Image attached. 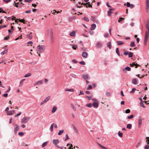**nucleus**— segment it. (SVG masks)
<instances>
[{"label":"nucleus","mask_w":149,"mask_h":149,"mask_svg":"<svg viewBox=\"0 0 149 149\" xmlns=\"http://www.w3.org/2000/svg\"><path fill=\"white\" fill-rule=\"evenodd\" d=\"M37 49L40 53H43L45 51V47L44 45H39L37 47Z\"/></svg>","instance_id":"obj_1"},{"label":"nucleus","mask_w":149,"mask_h":149,"mask_svg":"<svg viewBox=\"0 0 149 149\" xmlns=\"http://www.w3.org/2000/svg\"><path fill=\"white\" fill-rule=\"evenodd\" d=\"M92 101L93 102V106L95 108H97L98 106V101L95 98H93Z\"/></svg>","instance_id":"obj_2"},{"label":"nucleus","mask_w":149,"mask_h":149,"mask_svg":"<svg viewBox=\"0 0 149 149\" xmlns=\"http://www.w3.org/2000/svg\"><path fill=\"white\" fill-rule=\"evenodd\" d=\"M30 117L26 116L24 117L22 120V123H26L30 119Z\"/></svg>","instance_id":"obj_3"},{"label":"nucleus","mask_w":149,"mask_h":149,"mask_svg":"<svg viewBox=\"0 0 149 149\" xmlns=\"http://www.w3.org/2000/svg\"><path fill=\"white\" fill-rule=\"evenodd\" d=\"M148 36H149V31H146V32L145 37V42H147Z\"/></svg>","instance_id":"obj_4"},{"label":"nucleus","mask_w":149,"mask_h":149,"mask_svg":"<svg viewBox=\"0 0 149 149\" xmlns=\"http://www.w3.org/2000/svg\"><path fill=\"white\" fill-rule=\"evenodd\" d=\"M50 98L51 97L50 96H48L42 102L40 103V105H42L44 104L47 102L50 99Z\"/></svg>","instance_id":"obj_5"},{"label":"nucleus","mask_w":149,"mask_h":149,"mask_svg":"<svg viewBox=\"0 0 149 149\" xmlns=\"http://www.w3.org/2000/svg\"><path fill=\"white\" fill-rule=\"evenodd\" d=\"M103 45V44L100 42H98L96 44L95 46L97 48H99Z\"/></svg>","instance_id":"obj_6"},{"label":"nucleus","mask_w":149,"mask_h":149,"mask_svg":"<svg viewBox=\"0 0 149 149\" xmlns=\"http://www.w3.org/2000/svg\"><path fill=\"white\" fill-rule=\"evenodd\" d=\"M131 68L129 67H126L125 68L122 69L123 72L124 73H126L127 71H130L131 70Z\"/></svg>","instance_id":"obj_7"},{"label":"nucleus","mask_w":149,"mask_h":149,"mask_svg":"<svg viewBox=\"0 0 149 149\" xmlns=\"http://www.w3.org/2000/svg\"><path fill=\"white\" fill-rule=\"evenodd\" d=\"M15 127L14 128V132L16 133L19 130V126L17 125H15Z\"/></svg>","instance_id":"obj_8"},{"label":"nucleus","mask_w":149,"mask_h":149,"mask_svg":"<svg viewBox=\"0 0 149 149\" xmlns=\"http://www.w3.org/2000/svg\"><path fill=\"white\" fill-rule=\"evenodd\" d=\"M138 124L139 126V127H140L142 124V119L141 117H139V118Z\"/></svg>","instance_id":"obj_9"},{"label":"nucleus","mask_w":149,"mask_h":149,"mask_svg":"<svg viewBox=\"0 0 149 149\" xmlns=\"http://www.w3.org/2000/svg\"><path fill=\"white\" fill-rule=\"evenodd\" d=\"M79 4H84V6H85L87 8L88 7H92V5H91L90 3H89V2H88L87 3H85V4H84L83 3H81V2H79Z\"/></svg>","instance_id":"obj_10"},{"label":"nucleus","mask_w":149,"mask_h":149,"mask_svg":"<svg viewBox=\"0 0 149 149\" xmlns=\"http://www.w3.org/2000/svg\"><path fill=\"white\" fill-rule=\"evenodd\" d=\"M88 55V54L85 52H83L82 54V56L85 58L87 57Z\"/></svg>","instance_id":"obj_11"},{"label":"nucleus","mask_w":149,"mask_h":149,"mask_svg":"<svg viewBox=\"0 0 149 149\" xmlns=\"http://www.w3.org/2000/svg\"><path fill=\"white\" fill-rule=\"evenodd\" d=\"M59 141L58 139H54L53 141V143L55 145L57 146V144L58 143Z\"/></svg>","instance_id":"obj_12"},{"label":"nucleus","mask_w":149,"mask_h":149,"mask_svg":"<svg viewBox=\"0 0 149 149\" xmlns=\"http://www.w3.org/2000/svg\"><path fill=\"white\" fill-rule=\"evenodd\" d=\"M130 66L131 67H132L134 66H135L136 67L135 68H137L139 66V65L137 63H136L135 62H133L132 63V64H130Z\"/></svg>","instance_id":"obj_13"},{"label":"nucleus","mask_w":149,"mask_h":149,"mask_svg":"<svg viewBox=\"0 0 149 149\" xmlns=\"http://www.w3.org/2000/svg\"><path fill=\"white\" fill-rule=\"evenodd\" d=\"M14 110L10 111H7V113L8 115H11L14 113Z\"/></svg>","instance_id":"obj_14"},{"label":"nucleus","mask_w":149,"mask_h":149,"mask_svg":"<svg viewBox=\"0 0 149 149\" xmlns=\"http://www.w3.org/2000/svg\"><path fill=\"white\" fill-rule=\"evenodd\" d=\"M96 27V25L95 24H93L91 25V29L92 30H94Z\"/></svg>","instance_id":"obj_15"},{"label":"nucleus","mask_w":149,"mask_h":149,"mask_svg":"<svg viewBox=\"0 0 149 149\" xmlns=\"http://www.w3.org/2000/svg\"><path fill=\"white\" fill-rule=\"evenodd\" d=\"M27 38L29 39H31L32 38V35L31 32L29 34H27L26 36Z\"/></svg>","instance_id":"obj_16"},{"label":"nucleus","mask_w":149,"mask_h":149,"mask_svg":"<svg viewBox=\"0 0 149 149\" xmlns=\"http://www.w3.org/2000/svg\"><path fill=\"white\" fill-rule=\"evenodd\" d=\"M72 126L73 129L74 130V131L77 133H78V131L77 128H76L75 125L73 124H72Z\"/></svg>","instance_id":"obj_17"},{"label":"nucleus","mask_w":149,"mask_h":149,"mask_svg":"<svg viewBox=\"0 0 149 149\" xmlns=\"http://www.w3.org/2000/svg\"><path fill=\"white\" fill-rule=\"evenodd\" d=\"M75 32L74 31H73L70 34V35L71 36H75Z\"/></svg>","instance_id":"obj_18"},{"label":"nucleus","mask_w":149,"mask_h":149,"mask_svg":"<svg viewBox=\"0 0 149 149\" xmlns=\"http://www.w3.org/2000/svg\"><path fill=\"white\" fill-rule=\"evenodd\" d=\"M57 109V107L56 106H54L53 107L52 109V113H54L55 112Z\"/></svg>","instance_id":"obj_19"},{"label":"nucleus","mask_w":149,"mask_h":149,"mask_svg":"<svg viewBox=\"0 0 149 149\" xmlns=\"http://www.w3.org/2000/svg\"><path fill=\"white\" fill-rule=\"evenodd\" d=\"M107 46L111 49V43L110 42H109L107 44Z\"/></svg>","instance_id":"obj_20"},{"label":"nucleus","mask_w":149,"mask_h":149,"mask_svg":"<svg viewBox=\"0 0 149 149\" xmlns=\"http://www.w3.org/2000/svg\"><path fill=\"white\" fill-rule=\"evenodd\" d=\"M8 52V49H6V50H5L2 52L1 53V54L2 55H4L5 54H6Z\"/></svg>","instance_id":"obj_21"},{"label":"nucleus","mask_w":149,"mask_h":149,"mask_svg":"<svg viewBox=\"0 0 149 149\" xmlns=\"http://www.w3.org/2000/svg\"><path fill=\"white\" fill-rule=\"evenodd\" d=\"M132 82L134 84L136 85L137 84V81L136 79H133L132 80Z\"/></svg>","instance_id":"obj_22"},{"label":"nucleus","mask_w":149,"mask_h":149,"mask_svg":"<svg viewBox=\"0 0 149 149\" xmlns=\"http://www.w3.org/2000/svg\"><path fill=\"white\" fill-rule=\"evenodd\" d=\"M54 123H52L51 125L50 126V130H51V131L52 132H53V127H54Z\"/></svg>","instance_id":"obj_23"},{"label":"nucleus","mask_w":149,"mask_h":149,"mask_svg":"<svg viewBox=\"0 0 149 149\" xmlns=\"http://www.w3.org/2000/svg\"><path fill=\"white\" fill-rule=\"evenodd\" d=\"M65 91H68L72 92H73L74 91V89L72 88L70 89H65Z\"/></svg>","instance_id":"obj_24"},{"label":"nucleus","mask_w":149,"mask_h":149,"mask_svg":"<svg viewBox=\"0 0 149 149\" xmlns=\"http://www.w3.org/2000/svg\"><path fill=\"white\" fill-rule=\"evenodd\" d=\"M132 125L131 124H128L127 125V127L128 129H130L132 128Z\"/></svg>","instance_id":"obj_25"},{"label":"nucleus","mask_w":149,"mask_h":149,"mask_svg":"<svg viewBox=\"0 0 149 149\" xmlns=\"http://www.w3.org/2000/svg\"><path fill=\"white\" fill-rule=\"evenodd\" d=\"M117 43L118 44V45H120L124 44V42L122 41H118L117 42Z\"/></svg>","instance_id":"obj_26"},{"label":"nucleus","mask_w":149,"mask_h":149,"mask_svg":"<svg viewBox=\"0 0 149 149\" xmlns=\"http://www.w3.org/2000/svg\"><path fill=\"white\" fill-rule=\"evenodd\" d=\"M48 142V141H47L43 143L42 145V147L43 148L46 146Z\"/></svg>","instance_id":"obj_27"},{"label":"nucleus","mask_w":149,"mask_h":149,"mask_svg":"<svg viewBox=\"0 0 149 149\" xmlns=\"http://www.w3.org/2000/svg\"><path fill=\"white\" fill-rule=\"evenodd\" d=\"M86 106L89 108H91L93 107V105L91 103H89L86 104Z\"/></svg>","instance_id":"obj_28"},{"label":"nucleus","mask_w":149,"mask_h":149,"mask_svg":"<svg viewBox=\"0 0 149 149\" xmlns=\"http://www.w3.org/2000/svg\"><path fill=\"white\" fill-rule=\"evenodd\" d=\"M31 73H29L27 74H26L25 75H24V77H29L30 76H31Z\"/></svg>","instance_id":"obj_29"},{"label":"nucleus","mask_w":149,"mask_h":149,"mask_svg":"<svg viewBox=\"0 0 149 149\" xmlns=\"http://www.w3.org/2000/svg\"><path fill=\"white\" fill-rule=\"evenodd\" d=\"M149 4H146V10L147 12H148L149 11Z\"/></svg>","instance_id":"obj_30"},{"label":"nucleus","mask_w":149,"mask_h":149,"mask_svg":"<svg viewBox=\"0 0 149 149\" xmlns=\"http://www.w3.org/2000/svg\"><path fill=\"white\" fill-rule=\"evenodd\" d=\"M71 107L72 109L74 110V111H76V109L75 106H74V105L73 104H71Z\"/></svg>","instance_id":"obj_31"},{"label":"nucleus","mask_w":149,"mask_h":149,"mask_svg":"<svg viewBox=\"0 0 149 149\" xmlns=\"http://www.w3.org/2000/svg\"><path fill=\"white\" fill-rule=\"evenodd\" d=\"M64 132L63 130H60L59 131V132L58 133V134L59 135H61L62 133Z\"/></svg>","instance_id":"obj_32"},{"label":"nucleus","mask_w":149,"mask_h":149,"mask_svg":"<svg viewBox=\"0 0 149 149\" xmlns=\"http://www.w3.org/2000/svg\"><path fill=\"white\" fill-rule=\"evenodd\" d=\"M88 74H86L83 75V77L85 79H88Z\"/></svg>","instance_id":"obj_33"},{"label":"nucleus","mask_w":149,"mask_h":149,"mask_svg":"<svg viewBox=\"0 0 149 149\" xmlns=\"http://www.w3.org/2000/svg\"><path fill=\"white\" fill-rule=\"evenodd\" d=\"M130 45L132 47H134L135 46L134 42H132L130 44Z\"/></svg>","instance_id":"obj_34"},{"label":"nucleus","mask_w":149,"mask_h":149,"mask_svg":"<svg viewBox=\"0 0 149 149\" xmlns=\"http://www.w3.org/2000/svg\"><path fill=\"white\" fill-rule=\"evenodd\" d=\"M116 52L117 53V54H118V56H120V54L119 52L118 48H117L116 49Z\"/></svg>","instance_id":"obj_35"},{"label":"nucleus","mask_w":149,"mask_h":149,"mask_svg":"<svg viewBox=\"0 0 149 149\" xmlns=\"http://www.w3.org/2000/svg\"><path fill=\"white\" fill-rule=\"evenodd\" d=\"M77 47V46L76 45H74L72 46V48L75 50L76 49Z\"/></svg>","instance_id":"obj_36"},{"label":"nucleus","mask_w":149,"mask_h":149,"mask_svg":"<svg viewBox=\"0 0 149 149\" xmlns=\"http://www.w3.org/2000/svg\"><path fill=\"white\" fill-rule=\"evenodd\" d=\"M118 136L120 137H122L123 136V133H121L120 131H119L118 133Z\"/></svg>","instance_id":"obj_37"},{"label":"nucleus","mask_w":149,"mask_h":149,"mask_svg":"<svg viewBox=\"0 0 149 149\" xmlns=\"http://www.w3.org/2000/svg\"><path fill=\"white\" fill-rule=\"evenodd\" d=\"M146 28L148 29L147 31H149V23H147L146 25Z\"/></svg>","instance_id":"obj_38"},{"label":"nucleus","mask_w":149,"mask_h":149,"mask_svg":"<svg viewBox=\"0 0 149 149\" xmlns=\"http://www.w3.org/2000/svg\"><path fill=\"white\" fill-rule=\"evenodd\" d=\"M136 90V89L135 88H133L132 89V91L130 92V93H134Z\"/></svg>","instance_id":"obj_39"},{"label":"nucleus","mask_w":149,"mask_h":149,"mask_svg":"<svg viewBox=\"0 0 149 149\" xmlns=\"http://www.w3.org/2000/svg\"><path fill=\"white\" fill-rule=\"evenodd\" d=\"M92 88V86L91 85H89L88 87L86 88L87 90H90Z\"/></svg>","instance_id":"obj_40"},{"label":"nucleus","mask_w":149,"mask_h":149,"mask_svg":"<svg viewBox=\"0 0 149 149\" xmlns=\"http://www.w3.org/2000/svg\"><path fill=\"white\" fill-rule=\"evenodd\" d=\"M128 56L129 57H132L133 56V53L132 52H129L128 54Z\"/></svg>","instance_id":"obj_41"},{"label":"nucleus","mask_w":149,"mask_h":149,"mask_svg":"<svg viewBox=\"0 0 149 149\" xmlns=\"http://www.w3.org/2000/svg\"><path fill=\"white\" fill-rule=\"evenodd\" d=\"M146 142L147 143V144H149V137H146Z\"/></svg>","instance_id":"obj_42"},{"label":"nucleus","mask_w":149,"mask_h":149,"mask_svg":"<svg viewBox=\"0 0 149 149\" xmlns=\"http://www.w3.org/2000/svg\"><path fill=\"white\" fill-rule=\"evenodd\" d=\"M109 35V34L108 33H105L104 34V36L105 38H108Z\"/></svg>","instance_id":"obj_43"},{"label":"nucleus","mask_w":149,"mask_h":149,"mask_svg":"<svg viewBox=\"0 0 149 149\" xmlns=\"http://www.w3.org/2000/svg\"><path fill=\"white\" fill-rule=\"evenodd\" d=\"M38 84H42L43 83V81L40 80L37 81Z\"/></svg>","instance_id":"obj_44"},{"label":"nucleus","mask_w":149,"mask_h":149,"mask_svg":"<svg viewBox=\"0 0 149 149\" xmlns=\"http://www.w3.org/2000/svg\"><path fill=\"white\" fill-rule=\"evenodd\" d=\"M134 117V115H131L127 117L129 119H131L133 118Z\"/></svg>","instance_id":"obj_45"},{"label":"nucleus","mask_w":149,"mask_h":149,"mask_svg":"<svg viewBox=\"0 0 149 149\" xmlns=\"http://www.w3.org/2000/svg\"><path fill=\"white\" fill-rule=\"evenodd\" d=\"M17 3H16L15 1L14 2V3L13 4V5L16 7H18V6L17 4Z\"/></svg>","instance_id":"obj_46"},{"label":"nucleus","mask_w":149,"mask_h":149,"mask_svg":"<svg viewBox=\"0 0 149 149\" xmlns=\"http://www.w3.org/2000/svg\"><path fill=\"white\" fill-rule=\"evenodd\" d=\"M9 38V36L8 35L7 36L4 37V40H7Z\"/></svg>","instance_id":"obj_47"},{"label":"nucleus","mask_w":149,"mask_h":149,"mask_svg":"<svg viewBox=\"0 0 149 149\" xmlns=\"http://www.w3.org/2000/svg\"><path fill=\"white\" fill-rule=\"evenodd\" d=\"M79 63L80 64H81V65H85V63L84 61H80Z\"/></svg>","instance_id":"obj_48"},{"label":"nucleus","mask_w":149,"mask_h":149,"mask_svg":"<svg viewBox=\"0 0 149 149\" xmlns=\"http://www.w3.org/2000/svg\"><path fill=\"white\" fill-rule=\"evenodd\" d=\"M123 19V18L120 17L118 20V22H120L122 21Z\"/></svg>","instance_id":"obj_49"},{"label":"nucleus","mask_w":149,"mask_h":149,"mask_svg":"<svg viewBox=\"0 0 149 149\" xmlns=\"http://www.w3.org/2000/svg\"><path fill=\"white\" fill-rule=\"evenodd\" d=\"M140 105L141 107H142L144 108H145V107L144 105V104H143V102H141Z\"/></svg>","instance_id":"obj_50"},{"label":"nucleus","mask_w":149,"mask_h":149,"mask_svg":"<svg viewBox=\"0 0 149 149\" xmlns=\"http://www.w3.org/2000/svg\"><path fill=\"white\" fill-rule=\"evenodd\" d=\"M21 113H22L21 112H19V113L15 115V117H17L20 116L21 114Z\"/></svg>","instance_id":"obj_51"},{"label":"nucleus","mask_w":149,"mask_h":149,"mask_svg":"<svg viewBox=\"0 0 149 149\" xmlns=\"http://www.w3.org/2000/svg\"><path fill=\"white\" fill-rule=\"evenodd\" d=\"M130 111L129 109H127L125 111V113H129L130 112Z\"/></svg>","instance_id":"obj_52"},{"label":"nucleus","mask_w":149,"mask_h":149,"mask_svg":"<svg viewBox=\"0 0 149 149\" xmlns=\"http://www.w3.org/2000/svg\"><path fill=\"white\" fill-rule=\"evenodd\" d=\"M84 92L83 91H80V93L79 94V95H84Z\"/></svg>","instance_id":"obj_53"},{"label":"nucleus","mask_w":149,"mask_h":149,"mask_svg":"<svg viewBox=\"0 0 149 149\" xmlns=\"http://www.w3.org/2000/svg\"><path fill=\"white\" fill-rule=\"evenodd\" d=\"M5 13V12L3 11V10L2 9V8H0V13Z\"/></svg>","instance_id":"obj_54"},{"label":"nucleus","mask_w":149,"mask_h":149,"mask_svg":"<svg viewBox=\"0 0 149 149\" xmlns=\"http://www.w3.org/2000/svg\"><path fill=\"white\" fill-rule=\"evenodd\" d=\"M24 2H27L28 3H30L32 1V0H25Z\"/></svg>","instance_id":"obj_55"},{"label":"nucleus","mask_w":149,"mask_h":149,"mask_svg":"<svg viewBox=\"0 0 149 149\" xmlns=\"http://www.w3.org/2000/svg\"><path fill=\"white\" fill-rule=\"evenodd\" d=\"M25 80V79H23L21 80V81H20V85L21 84V83H22ZM20 86H21L20 85Z\"/></svg>","instance_id":"obj_56"},{"label":"nucleus","mask_w":149,"mask_h":149,"mask_svg":"<svg viewBox=\"0 0 149 149\" xmlns=\"http://www.w3.org/2000/svg\"><path fill=\"white\" fill-rule=\"evenodd\" d=\"M84 19L87 22H88L89 21V19L87 17H84Z\"/></svg>","instance_id":"obj_57"},{"label":"nucleus","mask_w":149,"mask_h":149,"mask_svg":"<svg viewBox=\"0 0 149 149\" xmlns=\"http://www.w3.org/2000/svg\"><path fill=\"white\" fill-rule=\"evenodd\" d=\"M130 4L129 2H127V3L126 6L128 7H130Z\"/></svg>","instance_id":"obj_58"},{"label":"nucleus","mask_w":149,"mask_h":149,"mask_svg":"<svg viewBox=\"0 0 149 149\" xmlns=\"http://www.w3.org/2000/svg\"><path fill=\"white\" fill-rule=\"evenodd\" d=\"M18 134L20 136H22L24 135V133L22 132H20Z\"/></svg>","instance_id":"obj_59"},{"label":"nucleus","mask_w":149,"mask_h":149,"mask_svg":"<svg viewBox=\"0 0 149 149\" xmlns=\"http://www.w3.org/2000/svg\"><path fill=\"white\" fill-rule=\"evenodd\" d=\"M3 0V1L6 3H8L9 2L11 1L10 0Z\"/></svg>","instance_id":"obj_60"},{"label":"nucleus","mask_w":149,"mask_h":149,"mask_svg":"<svg viewBox=\"0 0 149 149\" xmlns=\"http://www.w3.org/2000/svg\"><path fill=\"white\" fill-rule=\"evenodd\" d=\"M149 149V146L147 145L144 147V149Z\"/></svg>","instance_id":"obj_61"},{"label":"nucleus","mask_w":149,"mask_h":149,"mask_svg":"<svg viewBox=\"0 0 149 149\" xmlns=\"http://www.w3.org/2000/svg\"><path fill=\"white\" fill-rule=\"evenodd\" d=\"M71 76L74 78H75L76 76V75L73 74H70Z\"/></svg>","instance_id":"obj_62"},{"label":"nucleus","mask_w":149,"mask_h":149,"mask_svg":"<svg viewBox=\"0 0 149 149\" xmlns=\"http://www.w3.org/2000/svg\"><path fill=\"white\" fill-rule=\"evenodd\" d=\"M51 39L52 40L53 39V36L52 34V31H51Z\"/></svg>","instance_id":"obj_63"},{"label":"nucleus","mask_w":149,"mask_h":149,"mask_svg":"<svg viewBox=\"0 0 149 149\" xmlns=\"http://www.w3.org/2000/svg\"><path fill=\"white\" fill-rule=\"evenodd\" d=\"M107 13H108V15L109 16L111 15V12L110 11H108V12H107Z\"/></svg>","instance_id":"obj_64"}]
</instances>
